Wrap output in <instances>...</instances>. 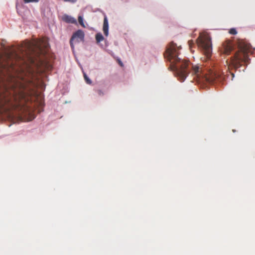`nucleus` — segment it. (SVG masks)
I'll return each mask as SVG.
<instances>
[{"mask_svg": "<svg viewBox=\"0 0 255 255\" xmlns=\"http://www.w3.org/2000/svg\"><path fill=\"white\" fill-rule=\"evenodd\" d=\"M97 92L98 93L99 96H103L104 95L103 92L101 90H98L97 91Z\"/></svg>", "mask_w": 255, "mask_h": 255, "instance_id": "obj_16", "label": "nucleus"}, {"mask_svg": "<svg viewBox=\"0 0 255 255\" xmlns=\"http://www.w3.org/2000/svg\"><path fill=\"white\" fill-rule=\"evenodd\" d=\"M188 43H189V45L190 47V48L191 47V45L194 44L193 41L192 40L189 41Z\"/></svg>", "mask_w": 255, "mask_h": 255, "instance_id": "obj_17", "label": "nucleus"}, {"mask_svg": "<svg viewBox=\"0 0 255 255\" xmlns=\"http://www.w3.org/2000/svg\"><path fill=\"white\" fill-rule=\"evenodd\" d=\"M38 0H33V2H38Z\"/></svg>", "mask_w": 255, "mask_h": 255, "instance_id": "obj_20", "label": "nucleus"}, {"mask_svg": "<svg viewBox=\"0 0 255 255\" xmlns=\"http://www.w3.org/2000/svg\"><path fill=\"white\" fill-rule=\"evenodd\" d=\"M24 3H28L32 2V0H23Z\"/></svg>", "mask_w": 255, "mask_h": 255, "instance_id": "obj_18", "label": "nucleus"}, {"mask_svg": "<svg viewBox=\"0 0 255 255\" xmlns=\"http://www.w3.org/2000/svg\"><path fill=\"white\" fill-rule=\"evenodd\" d=\"M29 97L23 90H13L12 93L5 91L3 93L0 92V107L7 106L9 109L17 110L21 112L24 116H27L23 121H30L31 116L30 113Z\"/></svg>", "mask_w": 255, "mask_h": 255, "instance_id": "obj_2", "label": "nucleus"}, {"mask_svg": "<svg viewBox=\"0 0 255 255\" xmlns=\"http://www.w3.org/2000/svg\"><path fill=\"white\" fill-rule=\"evenodd\" d=\"M229 33L231 34L236 35L237 33V32L235 28H231L229 31Z\"/></svg>", "mask_w": 255, "mask_h": 255, "instance_id": "obj_15", "label": "nucleus"}, {"mask_svg": "<svg viewBox=\"0 0 255 255\" xmlns=\"http://www.w3.org/2000/svg\"><path fill=\"white\" fill-rule=\"evenodd\" d=\"M96 40L97 42H100L104 40V37L100 33H98L96 35Z\"/></svg>", "mask_w": 255, "mask_h": 255, "instance_id": "obj_12", "label": "nucleus"}, {"mask_svg": "<svg viewBox=\"0 0 255 255\" xmlns=\"http://www.w3.org/2000/svg\"><path fill=\"white\" fill-rule=\"evenodd\" d=\"M78 21L79 24L83 27H86V25L84 24L83 17H78Z\"/></svg>", "mask_w": 255, "mask_h": 255, "instance_id": "obj_13", "label": "nucleus"}, {"mask_svg": "<svg viewBox=\"0 0 255 255\" xmlns=\"http://www.w3.org/2000/svg\"><path fill=\"white\" fill-rule=\"evenodd\" d=\"M197 44L201 48L203 53L207 58H209L212 54V43L211 38L207 33L201 34L198 38Z\"/></svg>", "mask_w": 255, "mask_h": 255, "instance_id": "obj_6", "label": "nucleus"}, {"mask_svg": "<svg viewBox=\"0 0 255 255\" xmlns=\"http://www.w3.org/2000/svg\"><path fill=\"white\" fill-rule=\"evenodd\" d=\"M238 46L239 50L231 57L229 63V67L235 69L240 67L243 63L247 65L249 60L248 53L250 49V45L244 41H241Z\"/></svg>", "mask_w": 255, "mask_h": 255, "instance_id": "obj_4", "label": "nucleus"}, {"mask_svg": "<svg viewBox=\"0 0 255 255\" xmlns=\"http://www.w3.org/2000/svg\"><path fill=\"white\" fill-rule=\"evenodd\" d=\"M233 49L234 46L232 42L230 40H226L223 43L220 51L224 54L229 55Z\"/></svg>", "mask_w": 255, "mask_h": 255, "instance_id": "obj_9", "label": "nucleus"}, {"mask_svg": "<svg viewBox=\"0 0 255 255\" xmlns=\"http://www.w3.org/2000/svg\"><path fill=\"white\" fill-rule=\"evenodd\" d=\"M180 46L171 42L167 46L164 57L170 63L169 68L180 82H183L189 73V63L180 56Z\"/></svg>", "mask_w": 255, "mask_h": 255, "instance_id": "obj_3", "label": "nucleus"}, {"mask_svg": "<svg viewBox=\"0 0 255 255\" xmlns=\"http://www.w3.org/2000/svg\"><path fill=\"white\" fill-rule=\"evenodd\" d=\"M49 49L48 38H33V120L35 117L34 112L40 113L44 107V81L47 78L46 71L51 68L48 61Z\"/></svg>", "mask_w": 255, "mask_h": 255, "instance_id": "obj_1", "label": "nucleus"}, {"mask_svg": "<svg viewBox=\"0 0 255 255\" xmlns=\"http://www.w3.org/2000/svg\"><path fill=\"white\" fill-rule=\"evenodd\" d=\"M119 64L121 66H123V63L121 62V61H120V60H119Z\"/></svg>", "mask_w": 255, "mask_h": 255, "instance_id": "obj_19", "label": "nucleus"}, {"mask_svg": "<svg viewBox=\"0 0 255 255\" xmlns=\"http://www.w3.org/2000/svg\"><path fill=\"white\" fill-rule=\"evenodd\" d=\"M103 30L104 34L107 36L109 34V23L107 17H105L104 22H103Z\"/></svg>", "mask_w": 255, "mask_h": 255, "instance_id": "obj_10", "label": "nucleus"}, {"mask_svg": "<svg viewBox=\"0 0 255 255\" xmlns=\"http://www.w3.org/2000/svg\"><path fill=\"white\" fill-rule=\"evenodd\" d=\"M84 77L87 84H91L92 83V81L88 78L85 73H84Z\"/></svg>", "mask_w": 255, "mask_h": 255, "instance_id": "obj_14", "label": "nucleus"}, {"mask_svg": "<svg viewBox=\"0 0 255 255\" xmlns=\"http://www.w3.org/2000/svg\"><path fill=\"white\" fill-rule=\"evenodd\" d=\"M190 72L194 77V79L199 83H212L216 78V75L213 71L210 70H207L197 65H192Z\"/></svg>", "mask_w": 255, "mask_h": 255, "instance_id": "obj_5", "label": "nucleus"}, {"mask_svg": "<svg viewBox=\"0 0 255 255\" xmlns=\"http://www.w3.org/2000/svg\"><path fill=\"white\" fill-rule=\"evenodd\" d=\"M85 34L81 30H78L74 32L70 39V45L73 47L74 42H79L84 41Z\"/></svg>", "mask_w": 255, "mask_h": 255, "instance_id": "obj_8", "label": "nucleus"}, {"mask_svg": "<svg viewBox=\"0 0 255 255\" xmlns=\"http://www.w3.org/2000/svg\"><path fill=\"white\" fill-rule=\"evenodd\" d=\"M62 20L66 23L77 24L76 19L73 17H62Z\"/></svg>", "mask_w": 255, "mask_h": 255, "instance_id": "obj_11", "label": "nucleus"}, {"mask_svg": "<svg viewBox=\"0 0 255 255\" xmlns=\"http://www.w3.org/2000/svg\"><path fill=\"white\" fill-rule=\"evenodd\" d=\"M16 56L19 58L30 59L32 54V43L30 41L25 40L21 44L18 45L16 49L14 50Z\"/></svg>", "mask_w": 255, "mask_h": 255, "instance_id": "obj_7", "label": "nucleus"}]
</instances>
